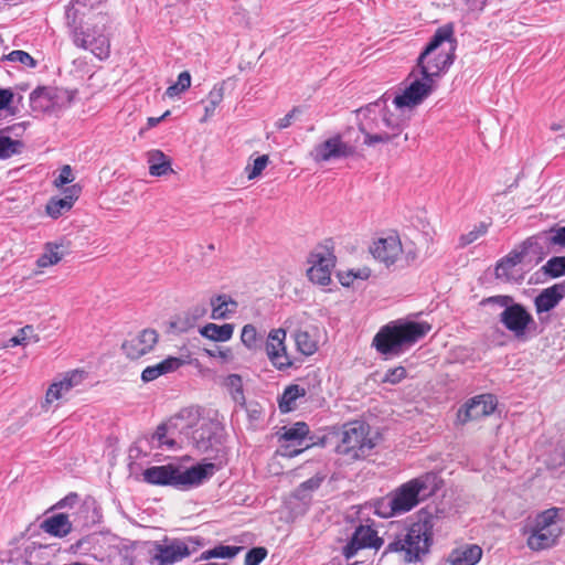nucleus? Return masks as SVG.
Listing matches in <instances>:
<instances>
[{"label":"nucleus","mask_w":565,"mask_h":565,"mask_svg":"<svg viewBox=\"0 0 565 565\" xmlns=\"http://www.w3.org/2000/svg\"><path fill=\"white\" fill-rule=\"evenodd\" d=\"M104 0H72L66 7L65 19L68 34L76 47L90 51L97 58L110 55L108 14L94 12Z\"/></svg>","instance_id":"obj_1"},{"label":"nucleus","mask_w":565,"mask_h":565,"mask_svg":"<svg viewBox=\"0 0 565 565\" xmlns=\"http://www.w3.org/2000/svg\"><path fill=\"white\" fill-rule=\"evenodd\" d=\"M456 40L454 39L452 24L438 28L430 41L417 57L416 67L409 74L414 76L417 72L420 75L438 79L448 71L455 61Z\"/></svg>","instance_id":"obj_2"},{"label":"nucleus","mask_w":565,"mask_h":565,"mask_svg":"<svg viewBox=\"0 0 565 565\" xmlns=\"http://www.w3.org/2000/svg\"><path fill=\"white\" fill-rule=\"evenodd\" d=\"M358 115L363 117L359 130L365 146L390 143L403 131V121L387 109L385 96L360 108Z\"/></svg>","instance_id":"obj_3"},{"label":"nucleus","mask_w":565,"mask_h":565,"mask_svg":"<svg viewBox=\"0 0 565 565\" xmlns=\"http://www.w3.org/2000/svg\"><path fill=\"white\" fill-rule=\"evenodd\" d=\"M202 454L220 451L222 444L221 426L217 422L202 418L199 408L185 407L170 422Z\"/></svg>","instance_id":"obj_4"},{"label":"nucleus","mask_w":565,"mask_h":565,"mask_svg":"<svg viewBox=\"0 0 565 565\" xmlns=\"http://www.w3.org/2000/svg\"><path fill=\"white\" fill-rule=\"evenodd\" d=\"M431 324L426 321H395L383 327L374 337L373 344L385 355H399L426 337Z\"/></svg>","instance_id":"obj_5"},{"label":"nucleus","mask_w":565,"mask_h":565,"mask_svg":"<svg viewBox=\"0 0 565 565\" xmlns=\"http://www.w3.org/2000/svg\"><path fill=\"white\" fill-rule=\"evenodd\" d=\"M433 543V525L428 521L403 526L393 534L384 555L396 553L405 563L420 562L428 554Z\"/></svg>","instance_id":"obj_6"},{"label":"nucleus","mask_w":565,"mask_h":565,"mask_svg":"<svg viewBox=\"0 0 565 565\" xmlns=\"http://www.w3.org/2000/svg\"><path fill=\"white\" fill-rule=\"evenodd\" d=\"M214 469V463L196 465L185 470L174 465H164L147 468L142 476L150 484L183 488L199 486L213 475Z\"/></svg>","instance_id":"obj_7"},{"label":"nucleus","mask_w":565,"mask_h":565,"mask_svg":"<svg viewBox=\"0 0 565 565\" xmlns=\"http://www.w3.org/2000/svg\"><path fill=\"white\" fill-rule=\"evenodd\" d=\"M438 489L437 476L425 473L414 478L395 489L391 494L392 504L399 514L415 508L420 501L434 495Z\"/></svg>","instance_id":"obj_8"},{"label":"nucleus","mask_w":565,"mask_h":565,"mask_svg":"<svg viewBox=\"0 0 565 565\" xmlns=\"http://www.w3.org/2000/svg\"><path fill=\"white\" fill-rule=\"evenodd\" d=\"M559 509L551 508L539 513L525 530L526 544L532 551H543L553 547L563 531L558 519Z\"/></svg>","instance_id":"obj_9"},{"label":"nucleus","mask_w":565,"mask_h":565,"mask_svg":"<svg viewBox=\"0 0 565 565\" xmlns=\"http://www.w3.org/2000/svg\"><path fill=\"white\" fill-rule=\"evenodd\" d=\"M339 437L335 451L347 457L348 460L365 458L375 446L369 438V426L363 422L355 420L344 424Z\"/></svg>","instance_id":"obj_10"},{"label":"nucleus","mask_w":565,"mask_h":565,"mask_svg":"<svg viewBox=\"0 0 565 565\" xmlns=\"http://www.w3.org/2000/svg\"><path fill=\"white\" fill-rule=\"evenodd\" d=\"M481 303H495L502 307L499 320L515 338L524 337L529 326L533 323L531 313L521 303H515L511 296L489 297Z\"/></svg>","instance_id":"obj_11"},{"label":"nucleus","mask_w":565,"mask_h":565,"mask_svg":"<svg viewBox=\"0 0 565 565\" xmlns=\"http://www.w3.org/2000/svg\"><path fill=\"white\" fill-rule=\"evenodd\" d=\"M308 262L311 267L307 270L310 281L327 286L331 281V271L335 266L332 241L318 245L310 254Z\"/></svg>","instance_id":"obj_12"},{"label":"nucleus","mask_w":565,"mask_h":565,"mask_svg":"<svg viewBox=\"0 0 565 565\" xmlns=\"http://www.w3.org/2000/svg\"><path fill=\"white\" fill-rule=\"evenodd\" d=\"M437 87V82L429 76L420 75L404 89L403 94L393 99L396 108H414L420 105Z\"/></svg>","instance_id":"obj_13"},{"label":"nucleus","mask_w":565,"mask_h":565,"mask_svg":"<svg viewBox=\"0 0 565 565\" xmlns=\"http://www.w3.org/2000/svg\"><path fill=\"white\" fill-rule=\"evenodd\" d=\"M383 540L377 536V532L370 525L360 524L355 527L348 543L342 547V555L345 559L353 558L359 551L364 548L379 550Z\"/></svg>","instance_id":"obj_14"},{"label":"nucleus","mask_w":565,"mask_h":565,"mask_svg":"<svg viewBox=\"0 0 565 565\" xmlns=\"http://www.w3.org/2000/svg\"><path fill=\"white\" fill-rule=\"evenodd\" d=\"M355 153V147L344 142L340 135H335L317 145L311 151V157L316 162H326L335 159L352 157Z\"/></svg>","instance_id":"obj_15"},{"label":"nucleus","mask_w":565,"mask_h":565,"mask_svg":"<svg viewBox=\"0 0 565 565\" xmlns=\"http://www.w3.org/2000/svg\"><path fill=\"white\" fill-rule=\"evenodd\" d=\"M497 406V398L492 394L478 395L468 401L457 414L458 420L466 424L492 414Z\"/></svg>","instance_id":"obj_16"},{"label":"nucleus","mask_w":565,"mask_h":565,"mask_svg":"<svg viewBox=\"0 0 565 565\" xmlns=\"http://www.w3.org/2000/svg\"><path fill=\"white\" fill-rule=\"evenodd\" d=\"M373 257L384 264L387 268L394 265L403 254V246L399 237L395 234L380 237L370 247Z\"/></svg>","instance_id":"obj_17"},{"label":"nucleus","mask_w":565,"mask_h":565,"mask_svg":"<svg viewBox=\"0 0 565 565\" xmlns=\"http://www.w3.org/2000/svg\"><path fill=\"white\" fill-rule=\"evenodd\" d=\"M285 339L286 331L279 328L269 332L266 342L267 356L278 370H286L292 364L286 351Z\"/></svg>","instance_id":"obj_18"},{"label":"nucleus","mask_w":565,"mask_h":565,"mask_svg":"<svg viewBox=\"0 0 565 565\" xmlns=\"http://www.w3.org/2000/svg\"><path fill=\"white\" fill-rule=\"evenodd\" d=\"M158 342V333L153 329H145L122 343V350L131 360L149 353Z\"/></svg>","instance_id":"obj_19"},{"label":"nucleus","mask_w":565,"mask_h":565,"mask_svg":"<svg viewBox=\"0 0 565 565\" xmlns=\"http://www.w3.org/2000/svg\"><path fill=\"white\" fill-rule=\"evenodd\" d=\"M153 558L159 565H171L190 555V550L185 542L174 539L157 544Z\"/></svg>","instance_id":"obj_20"},{"label":"nucleus","mask_w":565,"mask_h":565,"mask_svg":"<svg viewBox=\"0 0 565 565\" xmlns=\"http://www.w3.org/2000/svg\"><path fill=\"white\" fill-rule=\"evenodd\" d=\"M565 296V280L545 288L535 298L534 303L537 313L554 309Z\"/></svg>","instance_id":"obj_21"},{"label":"nucleus","mask_w":565,"mask_h":565,"mask_svg":"<svg viewBox=\"0 0 565 565\" xmlns=\"http://www.w3.org/2000/svg\"><path fill=\"white\" fill-rule=\"evenodd\" d=\"M81 192V186L74 184L64 190L63 198H52L46 204V213L56 218L63 212L72 209Z\"/></svg>","instance_id":"obj_22"},{"label":"nucleus","mask_w":565,"mask_h":565,"mask_svg":"<svg viewBox=\"0 0 565 565\" xmlns=\"http://www.w3.org/2000/svg\"><path fill=\"white\" fill-rule=\"evenodd\" d=\"M212 308L211 319L226 320L230 319L238 308V303L230 295L221 294L215 295L210 299Z\"/></svg>","instance_id":"obj_23"},{"label":"nucleus","mask_w":565,"mask_h":565,"mask_svg":"<svg viewBox=\"0 0 565 565\" xmlns=\"http://www.w3.org/2000/svg\"><path fill=\"white\" fill-rule=\"evenodd\" d=\"M482 557V548L477 544H466L451 551L448 562L451 565H476Z\"/></svg>","instance_id":"obj_24"},{"label":"nucleus","mask_w":565,"mask_h":565,"mask_svg":"<svg viewBox=\"0 0 565 565\" xmlns=\"http://www.w3.org/2000/svg\"><path fill=\"white\" fill-rule=\"evenodd\" d=\"M184 364V361L180 358L169 356L156 365L147 366L141 373V380L145 383L154 381L161 375L177 371Z\"/></svg>","instance_id":"obj_25"},{"label":"nucleus","mask_w":565,"mask_h":565,"mask_svg":"<svg viewBox=\"0 0 565 565\" xmlns=\"http://www.w3.org/2000/svg\"><path fill=\"white\" fill-rule=\"evenodd\" d=\"M42 529L51 535L63 537L72 531V523L66 514L58 513L44 520Z\"/></svg>","instance_id":"obj_26"},{"label":"nucleus","mask_w":565,"mask_h":565,"mask_svg":"<svg viewBox=\"0 0 565 565\" xmlns=\"http://www.w3.org/2000/svg\"><path fill=\"white\" fill-rule=\"evenodd\" d=\"M309 431V426L305 422H297L290 427L284 426L281 431L278 433V440L291 441L302 446Z\"/></svg>","instance_id":"obj_27"},{"label":"nucleus","mask_w":565,"mask_h":565,"mask_svg":"<svg viewBox=\"0 0 565 565\" xmlns=\"http://www.w3.org/2000/svg\"><path fill=\"white\" fill-rule=\"evenodd\" d=\"M200 333L212 341L226 342L232 339L234 333V324L224 323L218 326L216 323H207L201 328Z\"/></svg>","instance_id":"obj_28"},{"label":"nucleus","mask_w":565,"mask_h":565,"mask_svg":"<svg viewBox=\"0 0 565 565\" xmlns=\"http://www.w3.org/2000/svg\"><path fill=\"white\" fill-rule=\"evenodd\" d=\"M149 173L154 177L167 174L171 169V162L160 150H151L148 153Z\"/></svg>","instance_id":"obj_29"},{"label":"nucleus","mask_w":565,"mask_h":565,"mask_svg":"<svg viewBox=\"0 0 565 565\" xmlns=\"http://www.w3.org/2000/svg\"><path fill=\"white\" fill-rule=\"evenodd\" d=\"M306 395V390L297 384L287 386L279 399V409L282 413L291 412L296 408V401Z\"/></svg>","instance_id":"obj_30"},{"label":"nucleus","mask_w":565,"mask_h":565,"mask_svg":"<svg viewBox=\"0 0 565 565\" xmlns=\"http://www.w3.org/2000/svg\"><path fill=\"white\" fill-rule=\"evenodd\" d=\"M224 85H225L224 82L216 84L213 86V88L209 93L206 104L204 106V117L202 118V121H206L210 117H212L215 113V109L223 100Z\"/></svg>","instance_id":"obj_31"},{"label":"nucleus","mask_w":565,"mask_h":565,"mask_svg":"<svg viewBox=\"0 0 565 565\" xmlns=\"http://www.w3.org/2000/svg\"><path fill=\"white\" fill-rule=\"evenodd\" d=\"M63 245L47 243L45 252L39 257L36 264L39 267H47L57 264L65 255L64 250H60Z\"/></svg>","instance_id":"obj_32"},{"label":"nucleus","mask_w":565,"mask_h":565,"mask_svg":"<svg viewBox=\"0 0 565 565\" xmlns=\"http://www.w3.org/2000/svg\"><path fill=\"white\" fill-rule=\"evenodd\" d=\"M242 550L241 546H230V545H217L211 550L204 551L201 554L202 559H211V558H233L238 554Z\"/></svg>","instance_id":"obj_33"},{"label":"nucleus","mask_w":565,"mask_h":565,"mask_svg":"<svg viewBox=\"0 0 565 565\" xmlns=\"http://www.w3.org/2000/svg\"><path fill=\"white\" fill-rule=\"evenodd\" d=\"M22 146L21 141L13 140L9 136H6L3 131H0V159H8L20 153Z\"/></svg>","instance_id":"obj_34"},{"label":"nucleus","mask_w":565,"mask_h":565,"mask_svg":"<svg viewBox=\"0 0 565 565\" xmlns=\"http://www.w3.org/2000/svg\"><path fill=\"white\" fill-rule=\"evenodd\" d=\"M295 341L299 352L305 355H311L317 351V343L307 331H297Z\"/></svg>","instance_id":"obj_35"},{"label":"nucleus","mask_w":565,"mask_h":565,"mask_svg":"<svg viewBox=\"0 0 565 565\" xmlns=\"http://www.w3.org/2000/svg\"><path fill=\"white\" fill-rule=\"evenodd\" d=\"M545 275L557 278L565 275V256H554L542 267Z\"/></svg>","instance_id":"obj_36"},{"label":"nucleus","mask_w":565,"mask_h":565,"mask_svg":"<svg viewBox=\"0 0 565 565\" xmlns=\"http://www.w3.org/2000/svg\"><path fill=\"white\" fill-rule=\"evenodd\" d=\"M85 379V372L84 371H72L65 374L63 380L56 382L58 385V388L63 391L64 395L68 393L73 387L79 385L83 380Z\"/></svg>","instance_id":"obj_37"},{"label":"nucleus","mask_w":565,"mask_h":565,"mask_svg":"<svg viewBox=\"0 0 565 565\" xmlns=\"http://www.w3.org/2000/svg\"><path fill=\"white\" fill-rule=\"evenodd\" d=\"M241 340L246 348L255 350L259 347L262 338L253 324H246L243 327Z\"/></svg>","instance_id":"obj_38"},{"label":"nucleus","mask_w":565,"mask_h":565,"mask_svg":"<svg viewBox=\"0 0 565 565\" xmlns=\"http://www.w3.org/2000/svg\"><path fill=\"white\" fill-rule=\"evenodd\" d=\"M0 53V60L19 62L31 68H34L38 65L36 61L25 51L15 50L10 52L9 54H4L3 52Z\"/></svg>","instance_id":"obj_39"},{"label":"nucleus","mask_w":565,"mask_h":565,"mask_svg":"<svg viewBox=\"0 0 565 565\" xmlns=\"http://www.w3.org/2000/svg\"><path fill=\"white\" fill-rule=\"evenodd\" d=\"M39 340H40L39 337L34 333L33 327L25 326L19 330L17 335L12 337L9 340V343L13 347L14 345H25L30 341L38 342Z\"/></svg>","instance_id":"obj_40"},{"label":"nucleus","mask_w":565,"mask_h":565,"mask_svg":"<svg viewBox=\"0 0 565 565\" xmlns=\"http://www.w3.org/2000/svg\"><path fill=\"white\" fill-rule=\"evenodd\" d=\"M515 267L507 258H502L495 267V277L504 281H516Z\"/></svg>","instance_id":"obj_41"},{"label":"nucleus","mask_w":565,"mask_h":565,"mask_svg":"<svg viewBox=\"0 0 565 565\" xmlns=\"http://www.w3.org/2000/svg\"><path fill=\"white\" fill-rule=\"evenodd\" d=\"M168 427L166 424H160L156 431L151 435V445L152 447L161 448L162 446H168L172 448L175 445L173 439L167 437Z\"/></svg>","instance_id":"obj_42"},{"label":"nucleus","mask_w":565,"mask_h":565,"mask_svg":"<svg viewBox=\"0 0 565 565\" xmlns=\"http://www.w3.org/2000/svg\"><path fill=\"white\" fill-rule=\"evenodd\" d=\"M279 443H280V445L276 452H277V455H279L281 457H286V458H294L310 447V444L298 446L297 444L291 443V441H279Z\"/></svg>","instance_id":"obj_43"},{"label":"nucleus","mask_w":565,"mask_h":565,"mask_svg":"<svg viewBox=\"0 0 565 565\" xmlns=\"http://www.w3.org/2000/svg\"><path fill=\"white\" fill-rule=\"evenodd\" d=\"M269 162V157L267 154H263L257 157L253 163H248L245 168L248 180H253L262 174Z\"/></svg>","instance_id":"obj_44"},{"label":"nucleus","mask_w":565,"mask_h":565,"mask_svg":"<svg viewBox=\"0 0 565 565\" xmlns=\"http://www.w3.org/2000/svg\"><path fill=\"white\" fill-rule=\"evenodd\" d=\"M391 494L382 498L375 503V513L382 518H391L393 515L399 514L398 510L394 508L392 504Z\"/></svg>","instance_id":"obj_45"},{"label":"nucleus","mask_w":565,"mask_h":565,"mask_svg":"<svg viewBox=\"0 0 565 565\" xmlns=\"http://www.w3.org/2000/svg\"><path fill=\"white\" fill-rule=\"evenodd\" d=\"M323 481V477L320 476H313L310 479L303 481L300 483V486L296 490V497L298 499H305L306 492H312L317 490Z\"/></svg>","instance_id":"obj_46"},{"label":"nucleus","mask_w":565,"mask_h":565,"mask_svg":"<svg viewBox=\"0 0 565 565\" xmlns=\"http://www.w3.org/2000/svg\"><path fill=\"white\" fill-rule=\"evenodd\" d=\"M488 226L489 225L484 222L479 223V225L475 226L473 230L460 236V245L467 246L477 241L479 237L487 233Z\"/></svg>","instance_id":"obj_47"},{"label":"nucleus","mask_w":565,"mask_h":565,"mask_svg":"<svg viewBox=\"0 0 565 565\" xmlns=\"http://www.w3.org/2000/svg\"><path fill=\"white\" fill-rule=\"evenodd\" d=\"M51 92L44 87H38L30 94V100L32 104L41 103V108H47L49 102L51 100Z\"/></svg>","instance_id":"obj_48"},{"label":"nucleus","mask_w":565,"mask_h":565,"mask_svg":"<svg viewBox=\"0 0 565 565\" xmlns=\"http://www.w3.org/2000/svg\"><path fill=\"white\" fill-rule=\"evenodd\" d=\"M547 242L550 246L565 248V226L552 227L548 231Z\"/></svg>","instance_id":"obj_49"},{"label":"nucleus","mask_w":565,"mask_h":565,"mask_svg":"<svg viewBox=\"0 0 565 565\" xmlns=\"http://www.w3.org/2000/svg\"><path fill=\"white\" fill-rule=\"evenodd\" d=\"M266 556L267 550L265 547H253L245 555V565H259Z\"/></svg>","instance_id":"obj_50"},{"label":"nucleus","mask_w":565,"mask_h":565,"mask_svg":"<svg viewBox=\"0 0 565 565\" xmlns=\"http://www.w3.org/2000/svg\"><path fill=\"white\" fill-rule=\"evenodd\" d=\"M406 369L403 366H397L394 369H390L385 376L383 377V383H390V384H398L402 380L406 377Z\"/></svg>","instance_id":"obj_51"},{"label":"nucleus","mask_w":565,"mask_h":565,"mask_svg":"<svg viewBox=\"0 0 565 565\" xmlns=\"http://www.w3.org/2000/svg\"><path fill=\"white\" fill-rule=\"evenodd\" d=\"M227 386L232 390V395L235 401L239 398H244L243 390H242V379L237 374H231L226 379Z\"/></svg>","instance_id":"obj_52"},{"label":"nucleus","mask_w":565,"mask_h":565,"mask_svg":"<svg viewBox=\"0 0 565 565\" xmlns=\"http://www.w3.org/2000/svg\"><path fill=\"white\" fill-rule=\"evenodd\" d=\"M74 180L73 170L71 166L65 164L60 170L58 177L54 180V185L56 188H62L65 184L72 183Z\"/></svg>","instance_id":"obj_53"},{"label":"nucleus","mask_w":565,"mask_h":565,"mask_svg":"<svg viewBox=\"0 0 565 565\" xmlns=\"http://www.w3.org/2000/svg\"><path fill=\"white\" fill-rule=\"evenodd\" d=\"M64 396V393L62 390L58 388V385L56 382L50 385L46 395H45V404H51L54 401H57Z\"/></svg>","instance_id":"obj_54"},{"label":"nucleus","mask_w":565,"mask_h":565,"mask_svg":"<svg viewBox=\"0 0 565 565\" xmlns=\"http://www.w3.org/2000/svg\"><path fill=\"white\" fill-rule=\"evenodd\" d=\"M301 110L298 108V107H294L287 115H285L282 118H280L277 122H276V127L278 129H285V128H288L294 118L296 117L297 114H300Z\"/></svg>","instance_id":"obj_55"},{"label":"nucleus","mask_w":565,"mask_h":565,"mask_svg":"<svg viewBox=\"0 0 565 565\" xmlns=\"http://www.w3.org/2000/svg\"><path fill=\"white\" fill-rule=\"evenodd\" d=\"M77 500H78V494L75 492H71L65 498L60 500L55 507L58 509H63L66 507H73L77 502Z\"/></svg>","instance_id":"obj_56"},{"label":"nucleus","mask_w":565,"mask_h":565,"mask_svg":"<svg viewBox=\"0 0 565 565\" xmlns=\"http://www.w3.org/2000/svg\"><path fill=\"white\" fill-rule=\"evenodd\" d=\"M13 99L11 89H0V110L7 108Z\"/></svg>","instance_id":"obj_57"},{"label":"nucleus","mask_w":565,"mask_h":565,"mask_svg":"<svg viewBox=\"0 0 565 565\" xmlns=\"http://www.w3.org/2000/svg\"><path fill=\"white\" fill-rule=\"evenodd\" d=\"M177 85L184 92L191 85V75L189 72H181L178 76Z\"/></svg>","instance_id":"obj_58"},{"label":"nucleus","mask_w":565,"mask_h":565,"mask_svg":"<svg viewBox=\"0 0 565 565\" xmlns=\"http://www.w3.org/2000/svg\"><path fill=\"white\" fill-rule=\"evenodd\" d=\"M510 264L516 267L523 259V254L520 252H511L508 256H505Z\"/></svg>","instance_id":"obj_59"},{"label":"nucleus","mask_w":565,"mask_h":565,"mask_svg":"<svg viewBox=\"0 0 565 565\" xmlns=\"http://www.w3.org/2000/svg\"><path fill=\"white\" fill-rule=\"evenodd\" d=\"M181 93H183V90L177 85V83L171 85V86H169L167 88V90H166V95L168 97H174V96H177V95H179Z\"/></svg>","instance_id":"obj_60"},{"label":"nucleus","mask_w":565,"mask_h":565,"mask_svg":"<svg viewBox=\"0 0 565 565\" xmlns=\"http://www.w3.org/2000/svg\"><path fill=\"white\" fill-rule=\"evenodd\" d=\"M170 115V111L167 110L162 116L160 117H149L148 118V126L149 127H154L157 126L162 119H164L167 116Z\"/></svg>","instance_id":"obj_61"},{"label":"nucleus","mask_w":565,"mask_h":565,"mask_svg":"<svg viewBox=\"0 0 565 565\" xmlns=\"http://www.w3.org/2000/svg\"><path fill=\"white\" fill-rule=\"evenodd\" d=\"M207 353H209V355H210V356H216V355H218V356H221V358H223V359H225V358L227 356V353H226V352H224V351H222V350H217V351H209V350H207Z\"/></svg>","instance_id":"obj_62"},{"label":"nucleus","mask_w":565,"mask_h":565,"mask_svg":"<svg viewBox=\"0 0 565 565\" xmlns=\"http://www.w3.org/2000/svg\"><path fill=\"white\" fill-rule=\"evenodd\" d=\"M369 276H370L369 269H363V270L359 271V274H354L355 278H367Z\"/></svg>","instance_id":"obj_63"},{"label":"nucleus","mask_w":565,"mask_h":565,"mask_svg":"<svg viewBox=\"0 0 565 565\" xmlns=\"http://www.w3.org/2000/svg\"><path fill=\"white\" fill-rule=\"evenodd\" d=\"M551 129H552V130H558V129H561V126H559V125L554 124V125H552Z\"/></svg>","instance_id":"obj_64"}]
</instances>
